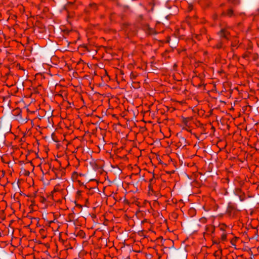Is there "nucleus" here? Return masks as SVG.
<instances>
[{
  "instance_id": "obj_1",
  "label": "nucleus",
  "mask_w": 259,
  "mask_h": 259,
  "mask_svg": "<svg viewBox=\"0 0 259 259\" xmlns=\"http://www.w3.org/2000/svg\"><path fill=\"white\" fill-rule=\"evenodd\" d=\"M220 27H221V29L217 32V34L221 38L229 40L231 37L230 27L227 25L223 27L222 24L220 25Z\"/></svg>"
},
{
  "instance_id": "obj_2",
  "label": "nucleus",
  "mask_w": 259,
  "mask_h": 259,
  "mask_svg": "<svg viewBox=\"0 0 259 259\" xmlns=\"http://www.w3.org/2000/svg\"><path fill=\"white\" fill-rule=\"evenodd\" d=\"M234 193L235 195L238 196L241 201H244L246 198L245 193L239 188H235L234 191Z\"/></svg>"
},
{
  "instance_id": "obj_3",
  "label": "nucleus",
  "mask_w": 259,
  "mask_h": 259,
  "mask_svg": "<svg viewBox=\"0 0 259 259\" xmlns=\"http://www.w3.org/2000/svg\"><path fill=\"white\" fill-rule=\"evenodd\" d=\"M143 29L148 35H153L156 34V31L154 28H151L148 24L143 25Z\"/></svg>"
},
{
  "instance_id": "obj_4",
  "label": "nucleus",
  "mask_w": 259,
  "mask_h": 259,
  "mask_svg": "<svg viewBox=\"0 0 259 259\" xmlns=\"http://www.w3.org/2000/svg\"><path fill=\"white\" fill-rule=\"evenodd\" d=\"M206 33V30L203 28L201 30V33L199 34H192V38L195 39L197 40H200L203 38V34H205Z\"/></svg>"
},
{
  "instance_id": "obj_5",
  "label": "nucleus",
  "mask_w": 259,
  "mask_h": 259,
  "mask_svg": "<svg viewBox=\"0 0 259 259\" xmlns=\"http://www.w3.org/2000/svg\"><path fill=\"white\" fill-rule=\"evenodd\" d=\"M205 232L204 234L211 235L215 231V227L212 225H207L205 226Z\"/></svg>"
},
{
  "instance_id": "obj_6",
  "label": "nucleus",
  "mask_w": 259,
  "mask_h": 259,
  "mask_svg": "<svg viewBox=\"0 0 259 259\" xmlns=\"http://www.w3.org/2000/svg\"><path fill=\"white\" fill-rule=\"evenodd\" d=\"M234 16V11L232 9H229L226 11H223L221 14V16H227L229 18L232 17Z\"/></svg>"
},
{
  "instance_id": "obj_7",
  "label": "nucleus",
  "mask_w": 259,
  "mask_h": 259,
  "mask_svg": "<svg viewBox=\"0 0 259 259\" xmlns=\"http://www.w3.org/2000/svg\"><path fill=\"white\" fill-rule=\"evenodd\" d=\"M235 209H236L235 206L233 204H232L231 202L228 203L227 208V213L231 214V212L235 210Z\"/></svg>"
},
{
  "instance_id": "obj_8",
  "label": "nucleus",
  "mask_w": 259,
  "mask_h": 259,
  "mask_svg": "<svg viewBox=\"0 0 259 259\" xmlns=\"http://www.w3.org/2000/svg\"><path fill=\"white\" fill-rule=\"evenodd\" d=\"M213 48L216 49L218 50H220L223 48V41L222 40H220L218 41V42L215 45Z\"/></svg>"
},
{
  "instance_id": "obj_9",
  "label": "nucleus",
  "mask_w": 259,
  "mask_h": 259,
  "mask_svg": "<svg viewBox=\"0 0 259 259\" xmlns=\"http://www.w3.org/2000/svg\"><path fill=\"white\" fill-rule=\"evenodd\" d=\"M77 236L80 237L81 238H85L86 237L85 232L83 230H81L78 232Z\"/></svg>"
},
{
  "instance_id": "obj_10",
  "label": "nucleus",
  "mask_w": 259,
  "mask_h": 259,
  "mask_svg": "<svg viewBox=\"0 0 259 259\" xmlns=\"http://www.w3.org/2000/svg\"><path fill=\"white\" fill-rule=\"evenodd\" d=\"M78 174L76 171H74L72 174V178L73 179H77L78 178Z\"/></svg>"
},
{
  "instance_id": "obj_11",
  "label": "nucleus",
  "mask_w": 259,
  "mask_h": 259,
  "mask_svg": "<svg viewBox=\"0 0 259 259\" xmlns=\"http://www.w3.org/2000/svg\"><path fill=\"white\" fill-rule=\"evenodd\" d=\"M189 213L193 215L196 213V210L194 208H191L189 209Z\"/></svg>"
},
{
  "instance_id": "obj_12",
  "label": "nucleus",
  "mask_w": 259,
  "mask_h": 259,
  "mask_svg": "<svg viewBox=\"0 0 259 259\" xmlns=\"http://www.w3.org/2000/svg\"><path fill=\"white\" fill-rule=\"evenodd\" d=\"M190 120V118L189 117L187 118H183V123L185 125H187L188 122Z\"/></svg>"
},
{
  "instance_id": "obj_13",
  "label": "nucleus",
  "mask_w": 259,
  "mask_h": 259,
  "mask_svg": "<svg viewBox=\"0 0 259 259\" xmlns=\"http://www.w3.org/2000/svg\"><path fill=\"white\" fill-rule=\"evenodd\" d=\"M221 239L223 241H226L227 240V234L223 233L221 235Z\"/></svg>"
},
{
  "instance_id": "obj_14",
  "label": "nucleus",
  "mask_w": 259,
  "mask_h": 259,
  "mask_svg": "<svg viewBox=\"0 0 259 259\" xmlns=\"http://www.w3.org/2000/svg\"><path fill=\"white\" fill-rule=\"evenodd\" d=\"M230 2L234 5H238L240 3V1L239 0H229Z\"/></svg>"
},
{
  "instance_id": "obj_15",
  "label": "nucleus",
  "mask_w": 259,
  "mask_h": 259,
  "mask_svg": "<svg viewBox=\"0 0 259 259\" xmlns=\"http://www.w3.org/2000/svg\"><path fill=\"white\" fill-rule=\"evenodd\" d=\"M199 221L203 224H205L207 222V219L205 217H202L200 219Z\"/></svg>"
},
{
  "instance_id": "obj_16",
  "label": "nucleus",
  "mask_w": 259,
  "mask_h": 259,
  "mask_svg": "<svg viewBox=\"0 0 259 259\" xmlns=\"http://www.w3.org/2000/svg\"><path fill=\"white\" fill-rule=\"evenodd\" d=\"M193 9V6L192 5L189 4L188 7V11L189 12L191 11Z\"/></svg>"
},
{
  "instance_id": "obj_17",
  "label": "nucleus",
  "mask_w": 259,
  "mask_h": 259,
  "mask_svg": "<svg viewBox=\"0 0 259 259\" xmlns=\"http://www.w3.org/2000/svg\"><path fill=\"white\" fill-rule=\"evenodd\" d=\"M235 241L236 239L234 240L233 239L231 240V243L232 244V245H235Z\"/></svg>"
},
{
  "instance_id": "obj_18",
  "label": "nucleus",
  "mask_w": 259,
  "mask_h": 259,
  "mask_svg": "<svg viewBox=\"0 0 259 259\" xmlns=\"http://www.w3.org/2000/svg\"><path fill=\"white\" fill-rule=\"evenodd\" d=\"M212 242L213 244H218L220 242V241L217 240H213Z\"/></svg>"
},
{
  "instance_id": "obj_19",
  "label": "nucleus",
  "mask_w": 259,
  "mask_h": 259,
  "mask_svg": "<svg viewBox=\"0 0 259 259\" xmlns=\"http://www.w3.org/2000/svg\"><path fill=\"white\" fill-rule=\"evenodd\" d=\"M213 19L215 20L217 18V15H214L213 16Z\"/></svg>"
},
{
  "instance_id": "obj_20",
  "label": "nucleus",
  "mask_w": 259,
  "mask_h": 259,
  "mask_svg": "<svg viewBox=\"0 0 259 259\" xmlns=\"http://www.w3.org/2000/svg\"><path fill=\"white\" fill-rule=\"evenodd\" d=\"M29 174V172L28 171H27V174H26V175L28 176Z\"/></svg>"
},
{
  "instance_id": "obj_21",
  "label": "nucleus",
  "mask_w": 259,
  "mask_h": 259,
  "mask_svg": "<svg viewBox=\"0 0 259 259\" xmlns=\"http://www.w3.org/2000/svg\"><path fill=\"white\" fill-rule=\"evenodd\" d=\"M152 180H153V179H150V182H151Z\"/></svg>"
},
{
  "instance_id": "obj_22",
  "label": "nucleus",
  "mask_w": 259,
  "mask_h": 259,
  "mask_svg": "<svg viewBox=\"0 0 259 259\" xmlns=\"http://www.w3.org/2000/svg\"><path fill=\"white\" fill-rule=\"evenodd\" d=\"M56 191V189H54V190H53V192H55Z\"/></svg>"
},
{
  "instance_id": "obj_23",
  "label": "nucleus",
  "mask_w": 259,
  "mask_h": 259,
  "mask_svg": "<svg viewBox=\"0 0 259 259\" xmlns=\"http://www.w3.org/2000/svg\"><path fill=\"white\" fill-rule=\"evenodd\" d=\"M214 255H217V254H216V252H214Z\"/></svg>"
},
{
  "instance_id": "obj_24",
  "label": "nucleus",
  "mask_w": 259,
  "mask_h": 259,
  "mask_svg": "<svg viewBox=\"0 0 259 259\" xmlns=\"http://www.w3.org/2000/svg\"><path fill=\"white\" fill-rule=\"evenodd\" d=\"M214 255H217V254H216V252H214Z\"/></svg>"
},
{
  "instance_id": "obj_25",
  "label": "nucleus",
  "mask_w": 259,
  "mask_h": 259,
  "mask_svg": "<svg viewBox=\"0 0 259 259\" xmlns=\"http://www.w3.org/2000/svg\"><path fill=\"white\" fill-rule=\"evenodd\" d=\"M221 229L224 230V229L222 228H221Z\"/></svg>"
}]
</instances>
